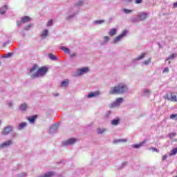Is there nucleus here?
Segmentation results:
<instances>
[{
    "label": "nucleus",
    "mask_w": 177,
    "mask_h": 177,
    "mask_svg": "<svg viewBox=\"0 0 177 177\" xmlns=\"http://www.w3.org/2000/svg\"><path fill=\"white\" fill-rule=\"evenodd\" d=\"M48 68L43 66L38 69L37 65H34L33 67L30 69V77L32 78H37V77H42L48 73Z\"/></svg>",
    "instance_id": "obj_1"
},
{
    "label": "nucleus",
    "mask_w": 177,
    "mask_h": 177,
    "mask_svg": "<svg viewBox=\"0 0 177 177\" xmlns=\"http://www.w3.org/2000/svg\"><path fill=\"white\" fill-rule=\"evenodd\" d=\"M156 151L157 153H158V150L157 149H156Z\"/></svg>",
    "instance_id": "obj_49"
},
{
    "label": "nucleus",
    "mask_w": 177,
    "mask_h": 177,
    "mask_svg": "<svg viewBox=\"0 0 177 177\" xmlns=\"http://www.w3.org/2000/svg\"><path fill=\"white\" fill-rule=\"evenodd\" d=\"M96 24H102V23H104V20H97L95 21Z\"/></svg>",
    "instance_id": "obj_31"
},
{
    "label": "nucleus",
    "mask_w": 177,
    "mask_h": 177,
    "mask_svg": "<svg viewBox=\"0 0 177 177\" xmlns=\"http://www.w3.org/2000/svg\"><path fill=\"white\" fill-rule=\"evenodd\" d=\"M89 71V68L85 67L80 69V74H86Z\"/></svg>",
    "instance_id": "obj_13"
},
{
    "label": "nucleus",
    "mask_w": 177,
    "mask_h": 177,
    "mask_svg": "<svg viewBox=\"0 0 177 177\" xmlns=\"http://www.w3.org/2000/svg\"><path fill=\"white\" fill-rule=\"evenodd\" d=\"M68 84H69L68 80H65L62 82L61 87L62 88H66V86H67V85H68Z\"/></svg>",
    "instance_id": "obj_15"
},
{
    "label": "nucleus",
    "mask_w": 177,
    "mask_h": 177,
    "mask_svg": "<svg viewBox=\"0 0 177 177\" xmlns=\"http://www.w3.org/2000/svg\"><path fill=\"white\" fill-rule=\"evenodd\" d=\"M20 110H21L22 111H26V110H27L26 104H22L20 106Z\"/></svg>",
    "instance_id": "obj_22"
},
{
    "label": "nucleus",
    "mask_w": 177,
    "mask_h": 177,
    "mask_svg": "<svg viewBox=\"0 0 177 177\" xmlns=\"http://www.w3.org/2000/svg\"><path fill=\"white\" fill-rule=\"evenodd\" d=\"M53 24V20L50 19L48 21V22L47 23V26L49 27L50 26H52Z\"/></svg>",
    "instance_id": "obj_30"
},
{
    "label": "nucleus",
    "mask_w": 177,
    "mask_h": 177,
    "mask_svg": "<svg viewBox=\"0 0 177 177\" xmlns=\"http://www.w3.org/2000/svg\"><path fill=\"white\" fill-rule=\"evenodd\" d=\"M60 50H64L68 55L70 54V49H68V48H66L64 46H61Z\"/></svg>",
    "instance_id": "obj_19"
},
{
    "label": "nucleus",
    "mask_w": 177,
    "mask_h": 177,
    "mask_svg": "<svg viewBox=\"0 0 177 177\" xmlns=\"http://www.w3.org/2000/svg\"><path fill=\"white\" fill-rule=\"evenodd\" d=\"M133 0H124L125 3H131Z\"/></svg>",
    "instance_id": "obj_40"
},
{
    "label": "nucleus",
    "mask_w": 177,
    "mask_h": 177,
    "mask_svg": "<svg viewBox=\"0 0 177 177\" xmlns=\"http://www.w3.org/2000/svg\"><path fill=\"white\" fill-rule=\"evenodd\" d=\"M165 97L171 102H177V94L175 93H167Z\"/></svg>",
    "instance_id": "obj_3"
},
{
    "label": "nucleus",
    "mask_w": 177,
    "mask_h": 177,
    "mask_svg": "<svg viewBox=\"0 0 177 177\" xmlns=\"http://www.w3.org/2000/svg\"><path fill=\"white\" fill-rule=\"evenodd\" d=\"M167 160V156H164L162 157V160L164 161V160Z\"/></svg>",
    "instance_id": "obj_43"
},
{
    "label": "nucleus",
    "mask_w": 177,
    "mask_h": 177,
    "mask_svg": "<svg viewBox=\"0 0 177 177\" xmlns=\"http://www.w3.org/2000/svg\"><path fill=\"white\" fill-rule=\"evenodd\" d=\"M48 30H43L42 32H41V37H43V38H46V37H48Z\"/></svg>",
    "instance_id": "obj_20"
},
{
    "label": "nucleus",
    "mask_w": 177,
    "mask_h": 177,
    "mask_svg": "<svg viewBox=\"0 0 177 177\" xmlns=\"http://www.w3.org/2000/svg\"><path fill=\"white\" fill-rule=\"evenodd\" d=\"M27 27H28L27 30H28V28H30V27H31V25H29Z\"/></svg>",
    "instance_id": "obj_46"
},
{
    "label": "nucleus",
    "mask_w": 177,
    "mask_h": 177,
    "mask_svg": "<svg viewBox=\"0 0 177 177\" xmlns=\"http://www.w3.org/2000/svg\"><path fill=\"white\" fill-rule=\"evenodd\" d=\"M169 136L171 138V139H172V138H175V136H176V133H170Z\"/></svg>",
    "instance_id": "obj_29"
},
{
    "label": "nucleus",
    "mask_w": 177,
    "mask_h": 177,
    "mask_svg": "<svg viewBox=\"0 0 177 177\" xmlns=\"http://www.w3.org/2000/svg\"><path fill=\"white\" fill-rule=\"evenodd\" d=\"M176 117H177V114H171L170 115L171 120H174V118H176Z\"/></svg>",
    "instance_id": "obj_35"
},
{
    "label": "nucleus",
    "mask_w": 177,
    "mask_h": 177,
    "mask_svg": "<svg viewBox=\"0 0 177 177\" xmlns=\"http://www.w3.org/2000/svg\"><path fill=\"white\" fill-rule=\"evenodd\" d=\"M37 118H38V115H35L33 116H30L27 118L28 121H29V122H30V124H34L35 122V120H37Z\"/></svg>",
    "instance_id": "obj_10"
},
{
    "label": "nucleus",
    "mask_w": 177,
    "mask_h": 177,
    "mask_svg": "<svg viewBox=\"0 0 177 177\" xmlns=\"http://www.w3.org/2000/svg\"><path fill=\"white\" fill-rule=\"evenodd\" d=\"M125 35H127V30H124L121 35L116 37L114 39V42H118V41H121V39H122Z\"/></svg>",
    "instance_id": "obj_5"
},
{
    "label": "nucleus",
    "mask_w": 177,
    "mask_h": 177,
    "mask_svg": "<svg viewBox=\"0 0 177 177\" xmlns=\"http://www.w3.org/2000/svg\"><path fill=\"white\" fill-rule=\"evenodd\" d=\"M82 3H84V1H79L77 6H80V5H82Z\"/></svg>",
    "instance_id": "obj_42"
},
{
    "label": "nucleus",
    "mask_w": 177,
    "mask_h": 177,
    "mask_svg": "<svg viewBox=\"0 0 177 177\" xmlns=\"http://www.w3.org/2000/svg\"><path fill=\"white\" fill-rule=\"evenodd\" d=\"M26 127H27V123H26V122L20 123L19 124L18 129L19 131H21V129H24V128H26Z\"/></svg>",
    "instance_id": "obj_16"
},
{
    "label": "nucleus",
    "mask_w": 177,
    "mask_h": 177,
    "mask_svg": "<svg viewBox=\"0 0 177 177\" xmlns=\"http://www.w3.org/2000/svg\"><path fill=\"white\" fill-rule=\"evenodd\" d=\"M21 21L22 23H28L31 20V18L28 16H24V17L21 18Z\"/></svg>",
    "instance_id": "obj_14"
},
{
    "label": "nucleus",
    "mask_w": 177,
    "mask_h": 177,
    "mask_svg": "<svg viewBox=\"0 0 177 177\" xmlns=\"http://www.w3.org/2000/svg\"><path fill=\"white\" fill-rule=\"evenodd\" d=\"M123 12H124L127 15H128L129 13H132V10H128V9H123Z\"/></svg>",
    "instance_id": "obj_28"
},
{
    "label": "nucleus",
    "mask_w": 177,
    "mask_h": 177,
    "mask_svg": "<svg viewBox=\"0 0 177 177\" xmlns=\"http://www.w3.org/2000/svg\"><path fill=\"white\" fill-rule=\"evenodd\" d=\"M50 60H57V57H56V55H53V54H49L48 55Z\"/></svg>",
    "instance_id": "obj_24"
},
{
    "label": "nucleus",
    "mask_w": 177,
    "mask_h": 177,
    "mask_svg": "<svg viewBox=\"0 0 177 177\" xmlns=\"http://www.w3.org/2000/svg\"><path fill=\"white\" fill-rule=\"evenodd\" d=\"M12 55H13V53H9L6 55V57H10Z\"/></svg>",
    "instance_id": "obj_38"
},
{
    "label": "nucleus",
    "mask_w": 177,
    "mask_h": 177,
    "mask_svg": "<svg viewBox=\"0 0 177 177\" xmlns=\"http://www.w3.org/2000/svg\"><path fill=\"white\" fill-rule=\"evenodd\" d=\"M21 24H23V21H21H21H17V25L18 27H20V26H21Z\"/></svg>",
    "instance_id": "obj_33"
},
{
    "label": "nucleus",
    "mask_w": 177,
    "mask_h": 177,
    "mask_svg": "<svg viewBox=\"0 0 177 177\" xmlns=\"http://www.w3.org/2000/svg\"><path fill=\"white\" fill-rule=\"evenodd\" d=\"M74 56H77V54L73 53V54L71 55V57H74Z\"/></svg>",
    "instance_id": "obj_44"
},
{
    "label": "nucleus",
    "mask_w": 177,
    "mask_h": 177,
    "mask_svg": "<svg viewBox=\"0 0 177 177\" xmlns=\"http://www.w3.org/2000/svg\"><path fill=\"white\" fill-rule=\"evenodd\" d=\"M8 9V6H4L3 8H0V15H3Z\"/></svg>",
    "instance_id": "obj_18"
},
{
    "label": "nucleus",
    "mask_w": 177,
    "mask_h": 177,
    "mask_svg": "<svg viewBox=\"0 0 177 177\" xmlns=\"http://www.w3.org/2000/svg\"><path fill=\"white\" fill-rule=\"evenodd\" d=\"M158 45L159 46V48H161V45L160 44V43H158Z\"/></svg>",
    "instance_id": "obj_47"
},
{
    "label": "nucleus",
    "mask_w": 177,
    "mask_h": 177,
    "mask_svg": "<svg viewBox=\"0 0 177 177\" xmlns=\"http://www.w3.org/2000/svg\"><path fill=\"white\" fill-rule=\"evenodd\" d=\"M145 56H146V53H143L142 54H141L140 56H138L136 60H142V59H143V57H145Z\"/></svg>",
    "instance_id": "obj_23"
},
{
    "label": "nucleus",
    "mask_w": 177,
    "mask_h": 177,
    "mask_svg": "<svg viewBox=\"0 0 177 177\" xmlns=\"http://www.w3.org/2000/svg\"><path fill=\"white\" fill-rule=\"evenodd\" d=\"M173 59H175V54H171L169 57H168L166 60H172Z\"/></svg>",
    "instance_id": "obj_26"
},
{
    "label": "nucleus",
    "mask_w": 177,
    "mask_h": 177,
    "mask_svg": "<svg viewBox=\"0 0 177 177\" xmlns=\"http://www.w3.org/2000/svg\"><path fill=\"white\" fill-rule=\"evenodd\" d=\"M110 38L108 36L104 37V40L105 42H109Z\"/></svg>",
    "instance_id": "obj_34"
},
{
    "label": "nucleus",
    "mask_w": 177,
    "mask_h": 177,
    "mask_svg": "<svg viewBox=\"0 0 177 177\" xmlns=\"http://www.w3.org/2000/svg\"><path fill=\"white\" fill-rule=\"evenodd\" d=\"M104 132V129H98V133H103Z\"/></svg>",
    "instance_id": "obj_39"
},
{
    "label": "nucleus",
    "mask_w": 177,
    "mask_h": 177,
    "mask_svg": "<svg viewBox=\"0 0 177 177\" xmlns=\"http://www.w3.org/2000/svg\"><path fill=\"white\" fill-rule=\"evenodd\" d=\"M169 71V68H165V69L163 70L162 73H168Z\"/></svg>",
    "instance_id": "obj_37"
},
{
    "label": "nucleus",
    "mask_w": 177,
    "mask_h": 177,
    "mask_svg": "<svg viewBox=\"0 0 177 177\" xmlns=\"http://www.w3.org/2000/svg\"><path fill=\"white\" fill-rule=\"evenodd\" d=\"M100 95V91L91 92L88 93V95H87V97H88V99H91V97H97V96H99Z\"/></svg>",
    "instance_id": "obj_6"
},
{
    "label": "nucleus",
    "mask_w": 177,
    "mask_h": 177,
    "mask_svg": "<svg viewBox=\"0 0 177 177\" xmlns=\"http://www.w3.org/2000/svg\"><path fill=\"white\" fill-rule=\"evenodd\" d=\"M122 102H124L123 98H122V97L117 98L116 100H115V102L112 106H120V104H121V103H122Z\"/></svg>",
    "instance_id": "obj_11"
},
{
    "label": "nucleus",
    "mask_w": 177,
    "mask_h": 177,
    "mask_svg": "<svg viewBox=\"0 0 177 177\" xmlns=\"http://www.w3.org/2000/svg\"><path fill=\"white\" fill-rule=\"evenodd\" d=\"M145 143H146V140H145L142 142H140V144L133 145V147L136 149H139V147H142V146H143Z\"/></svg>",
    "instance_id": "obj_17"
},
{
    "label": "nucleus",
    "mask_w": 177,
    "mask_h": 177,
    "mask_svg": "<svg viewBox=\"0 0 177 177\" xmlns=\"http://www.w3.org/2000/svg\"><path fill=\"white\" fill-rule=\"evenodd\" d=\"M138 20H140V21L146 20V19L147 18V13L141 12L138 14Z\"/></svg>",
    "instance_id": "obj_8"
},
{
    "label": "nucleus",
    "mask_w": 177,
    "mask_h": 177,
    "mask_svg": "<svg viewBox=\"0 0 177 177\" xmlns=\"http://www.w3.org/2000/svg\"><path fill=\"white\" fill-rule=\"evenodd\" d=\"M144 96H147V95H150V90L145 89L143 92Z\"/></svg>",
    "instance_id": "obj_27"
},
{
    "label": "nucleus",
    "mask_w": 177,
    "mask_h": 177,
    "mask_svg": "<svg viewBox=\"0 0 177 177\" xmlns=\"http://www.w3.org/2000/svg\"><path fill=\"white\" fill-rule=\"evenodd\" d=\"M135 3H142V0H136Z\"/></svg>",
    "instance_id": "obj_41"
},
{
    "label": "nucleus",
    "mask_w": 177,
    "mask_h": 177,
    "mask_svg": "<svg viewBox=\"0 0 177 177\" xmlns=\"http://www.w3.org/2000/svg\"><path fill=\"white\" fill-rule=\"evenodd\" d=\"M8 106H9L10 107H12V106H13V104H12V102H10V103H8Z\"/></svg>",
    "instance_id": "obj_45"
},
{
    "label": "nucleus",
    "mask_w": 177,
    "mask_h": 177,
    "mask_svg": "<svg viewBox=\"0 0 177 177\" xmlns=\"http://www.w3.org/2000/svg\"><path fill=\"white\" fill-rule=\"evenodd\" d=\"M115 34H117V29L115 28H112L109 32V35H110V37H114Z\"/></svg>",
    "instance_id": "obj_12"
},
{
    "label": "nucleus",
    "mask_w": 177,
    "mask_h": 177,
    "mask_svg": "<svg viewBox=\"0 0 177 177\" xmlns=\"http://www.w3.org/2000/svg\"><path fill=\"white\" fill-rule=\"evenodd\" d=\"M128 92V86L124 83H120L114 87H111L109 91L110 95H121Z\"/></svg>",
    "instance_id": "obj_2"
},
{
    "label": "nucleus",
    "mask_w": 177,
    "mask_h": 177,
    "mask_svg": "<svg viewBox=\"0 0 177 177\" xmlns=\"http://www.w3.org/2000/svg\"><path fill=\"white\" fill-rule=\"evenodd\" d=\"M112 125H118L120 124V119H115L111 121Z\"/></svg>",
    "instance_id": "obj_21"
},
{
    "label": "nucleus",
    "mask_w": 177,
    "mask_h": 177,
    "mask_svg": "<svg viewBox=\"0 0 177 177\" xmlns=\"http://www.w3.org/2000/svg\"><path fill=\"white\" fill-rule=\"evenodd\" d=\"M10 145H12V140L4 142L0 145V149H5V147H8V146H10Z\"/></svg>",
    "instance_id": "obj_9"
},
{
    "label": "nucleus",
    "mask_w": 177,
    "mask_h": 177,
    "mask_svg": "<svg viewBox=\"0 0 177 177\" xmlns=\"http://www.w3.org/2000/svg\"><path fill=\"white\" fill-rule=\"evenodd\" d=\"M13 130V128L11 127H8L3 129L2 131V135H8V133H10Z\"/></svg>",
    "instance_id": "obj_7"
},
{
    "label": "nucleus",
    "mask_w": 177,
    "mask_h": 177,
    "mask_svg": "<svg viewBox=\"0 0 177 177\" xmlns=\"http://www.w3.org/2000/svg\"><path fill=\"white\" fill-rule=\"evenodd\" d=\"M120 142H127V139L115 140L114 141V143H120Z\"/></svg>",
    "instance_id": "obj_25"
},
{
    "label": "nucleus",
    "mask_w": 177,
    "mask_h": 177,
    "mask_svg": "<svg viewBox=\"0 0 177 177\" xmlns=\"http://www.w3.org/2000/svg\"><path fill=\"white\" fill-rule=\"evenodd\" d=\"M151 59H148L147 60H146L143 62V64H146V65L149 64V63H151Z\"/></svg>",
    "instance_id": "obj_32"
},
{
    "label": "nucleus",
    "mask_w": 177,
    "mask_h": 177,
    "mask_svg": "<svg viewBox=\"0 0 177 177\" xmlns=\"http://www.w3.org/2000/svg\"><path fill=\"white\" fill-rule=\"evenodd\" d=\"M153 151H156V148H153Z\"/></svg>",
    "instance_id": "obj_48"
},
{
    "label": "nucleus",
    "mask_w": 177,
    "mask_h": 177,
    "mask_svg": "<svg viewBox=\"0 0 177 177\" xmlns=\"http://www.w3.org/2000/svg\"><path fill=\"white\" fill-rule=\"evenodd\" d=\"M75 142H77V139L75 138H70L66 141H64L63 142L64 146H68L70 145H74V143H75Z\"/></svg>",
    "instance_id": "obj_4"
},
{
    "label": "nucleus",
    "mask_w": 177,
    "mask_h": 177,
    "mask_svg": "<svg viewBox=\"0 0 177 177\" xmlns=\"http://www.w3.org/2000/svg\"><path fill=\"white\" fill-rule=\"evenodd\" d=\"M0 124H1V121H0Z\"/></svg>",
    "instance_id": "obj_50"
},
{
    "label": "nucleus",
    "mask_w": 177,
    "mask_h": 177,
    "mask_svg": "<svg viewBox=\"0 0 177 177\" xmlns=\"http://www.w3.org/2000/svg\"><path fill=\"white\" fill-rule=\"evenodd\" d=\"M26 176L27 174L26 173H23L18 175L19 177H26Z\"/></svg>",
    "instance_id": "obj_36"
}]
</instances>
